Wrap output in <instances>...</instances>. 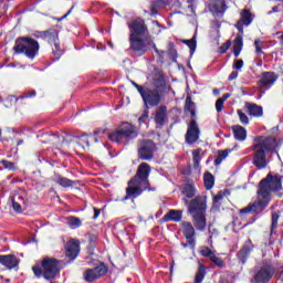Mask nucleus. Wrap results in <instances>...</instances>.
I'll return each instance as SVG.
<instances>
[{"mask_svg":"<svg viewBox=\"0 0 283 283\" xmlns=\"http://www.w3.org/2000/svg\"><path fill=\"white\" fill-rule=\"evenodd\" d=\"M282 179L283 177L277 174H268L266 177L259 182L256 200L241 209L240 213H263L264 209H266L271 202V193L282 191Z\"/></svg>","mask_w":283,"mask_h":283,"instance_id":"f257e3e1","label":"nucleus"},{"mask_svg":"<svg viewBox=\"0 0 283 283\" xmlns=\"http://www.w3.org/2000/svg\"><path fill=\"white\" fill-rule=\"evenodd\" d=\"M252 165L256 169H266L271 163V155L277 154V139L275 137L259 136L252 145Z\"/></svg>","mask_w":283,"mask_h":283,"instance_id":"f03ea898","label":"nucleus"},{"mask_svg":"<svg viewBox=\"0 0 283 283\" xmlns=\"http://www.w3.org/2000/svg\"><path fill=\"white\" fill-rule=\"evenodd\" d=\"M140 96L146 109L158 107V105L165 101V96H167V82L165 75L160 73L154 74L151 87L146 86Z\"/></svg>","mask_w":283,"mask_h":283,"instance_id":"7ed1b4c3","label":"nucleus"},{"mask_svg":"<svg viewBox=\"0 0 283 283\" xmlns=\"http://www.w3.org/2000/svg\"><path fill=\"white\" fill-rule=\"evenodd\" d=\"M151 174V166L147 163H142L133 179L128 181V187L126 188V196L124 200L135 199L138 196H143V191H151L149 188V175Z\"/></svg>","mask_w":283,"mask_h":283,"instance_id":"20e7f679","label":"nucleus"},{"mask_svg":"<svg viewBox=\"0 0 283 283\" xmlns=\"http://www.w3.org/2000/svg\"><path fill=\"white\" fill-rule=\"evenodd\" d=\"M35 277H44L49 282L56 280L61 273L60 261L54 258H45L41 265L36 264L32 268Z\"/></svg>","mask_w":283,"mask_h":283,"instance_id":"39448f33","label":"nucleus"},{"mask_svg":"<svg viewBox=\"0 0 283 283\" xmlns=\"http://www.w3.org/2000/svg\"><path fill=\"white\" fill-rule=\"evenodd\" d=\"M15 54H24L27 59L34 61L36 56H39V50H41V45L39 41L34 40L30 36H20L15 40V44L13 46Z\"/></svg>","mask_w":283,"mask_h":283,"instance_id":"423d86ee","label":"nucleus"},{"mask_svg":"<svg viewBox=\"0 0 283 283\" xmlns=\"http://www.w3.org/2000/svg\"><path fill=\"white\" fill-rule=\"evenodd\" d=\"M108 138L112 143L125 145L128 140L138 138V128L130 123H123L119 127L108 134Z\"/></svg>","mask_w":283,"mask_h":283,"instance_id":"0eeeda50","label":"nucleus"},{"mask_svg":"<svg viewBox=\"0 0 283 283\" xmlns=\"http://www.w3.org/2000/svg\"><path fill=\"white\" fill-rule=\"evenodd\" d=\"M130 50L136 52L138 56H143V54H147L151 48H154L157 54H160L158 48H156V43L151 39H142V38H129Z\"/></svg>","mask_w":283,"mask_h":283,"instance_id":"6e6552de","label":"nucleus"},{"mask_svg":"<svg viewBox=\"0 0 283 283\" xmlns=\"http://www.w3.org/2000/svg\"><path fill=\"white\" fill-rule=\"evenodd\" d=\"M156 153V144L151 139H142L138 142V159L139 160H154Z\"/></svg>","mask_w":283,"mask_h":283,"instance_id":"1a4fd4ad","label":"nucleus"},{"mask_svg":"<svg viewBox=\"0 0 283 283\" xmlns=\"http://www.w3.org/2000/svg\"><path fill=\"white\" fill-rule=\"evenodd\" d=\"M273 275H275V268L271 263H265L255 272L252 283H270Z\"/></svg>","mask_w":283,"mask_h":283,"instance_id":"9d476101","label":"nucleus"},{"mask_svg":"<svg viewBox=\"0 0 283 283\" xmlns=\"http://www.w3.org/2000/svg\"><path fill=\"white\" fill-rule=\"evenodd\" d=\"M107 274V266L105 264L101 263L99 265L87 269L83 273V279L85 282H96V280H99V277H103V275Z\"/></svg>","mask_w":283,"mask_h":283,"instance_id":"9b49d317","label":"nucleus"},{"mask_svg":"<svg viewBox=\"0 0 283 283\" xmlns=\"http://www.w3.org/2000/svg\"><path fill=\"white\" fill-rule=\"evenodd\" d=\"M129 39L145 36L147 33V25H145V20L137 18L128 23Z\"/></svg>","mask_w":283,"mask_h":283,"instance_id":"f8f14e48","label":"nucleus"},{"mask_svg":"<svg viewBox=\"0 0 283 283\" xmlns=\"http://www.w3.org/2000/svg\"><path fill=\"white\" fill-rule=\"evenodd\" d=\"M48 42L50 43L53 52V61H59L61 56H63V50H61V42L59 41V33L54 32H46L45 34Z\"/></svg>","mask_w":283,"mask_h":283,"instance_id":"ddd939ff","label":"nucleus"},{"mask_svg":"<svg viewBox=\"0 0 283 283\" xmlns=\"http://www.w3.org/2000/svg\"><path fill=\"white\" fill-rule=\"evenodd\" d=\"M188 205V211L190 214L206 213L207 212V197L197 196Z\"/></svg>","mask_w":283,"mask_h":283,"instance_id":"4468645a","label":"nucleus"},{"mask_svg":"<svg viewBox=\"0 0 283 283\" xmlns=\"http://www.w3.org/2000/svg\"><path fill=\"white\" fill-rule=\"evenodd\" d=\"M200 138V128L198 127V123H196V119H192L189 125L186 133V143L188 145H193L197 140Z\"/></svg>","mask_w":283,"mask_h":283,"instance_id":"2eb2a0df","label":"nucleus"},{"mask_svg":"<svg viewBox=\"0 0 283 283\" xmlns=\"http://www.w3.org/2000/svg\"><path fill=\"white\" fill-rule=\"evenodd\" d=\"M275 81H277V75L275 72H263L258 85L259 87H262V90H271V87L275 85Z\"/></svg>","mask_w":283,"mask_h":283,"instance_id":"dca6fc26","label":"nucleus"},{"mask_svg":"<svg viewBox=\"0 0 283 283\" xmlns=\"http://www.w3.org/2000/svg\"><path fill=\"white\" fill-rule=\"evenodd\" d=\"M181 231L189 244L193 249L196 247V229L191 224V222L184 221L181 223Z\"/></svg>","mask_w":283,"mask_h":283,"instance_id":"f3484780","label":"nucleus"},{"mask_svg":"<svg viewBox=\"0 0 283 283\" xmlns=\"http://www.w3.org/2000/svg\"><path fill=\"white\" fill-rule=\"evenodd\" d=\"M78 253H81V242L76 239H71L65 244V255L70 260H76L78 258Z\"/></svg>","mask_w":283,"mask_h":283,"instance_id":"a211bd4d","label":"nucleus"},{"mask_svg":"<svg viewBox=\"0 0 283 283\" xmlns=\"http://www.w3.org/2000/svg\"><path fill=\"white\" fill-rule=\"evenodd\" d=\"M254 245L251 239H248L241 250L237 253L238 260H240L241 264H247V260H249V256L251 255V252L253 251Z\"/></svg>","mask_w":283,"mask_h":283,"instance_id":"6ab92c4d","label":"nucleus"},{"mask_svg":"<svg viewBox=\"0 0 283 283\" xmlns=\"http://www.w3.org/2000/svg\"><path fill=\"white\" fill-rule=\"evenodd\" d=\"M244 112H247V114L253 118H260L264 116V109L262 106L251 102H245Z\"/></svg>","mask_w":283,"mask_h":283,"instance_id":"aec40b11","label":"nucleus"},{"mask_svg":"<svg viewBox=\"0 0 283 283\" xmlns=\"http://www.w3.org/2000/svg\"><path fill=\"white\" fill-rule=\"evenodd\" d=\"M252 22L253 15L245 9L241 12V19L237 22L235 28L241 34H244V25H251Z\"/></svg>","mask_w":283,"mask_h":283,"instance_id":"412c9836","label":"nucleus"},{"mask_svg":"<svg viewBox=\"0 0 283 283\" xmlns=\"http://www.w3.org/2000/svg\"><path fill=\"white\" fill-rule=\"evenodd\" d=\"M213 17H222L227 12V2L224 0H214L210 7Z\"/></svg>","mask_w":283,"mask_h":283,"instance_id":"4be33fe9","label":"nucleus"},{"mask_svg":"<svg viewBox=\"0 0 283 283\" xmlns=\"http://www.w3.org/2000/svg\"><path fill=\"white\" fill-rule=\"evenodd\" d=\"M0 264L7 269H15L19 266V258L14 254L0 255Z\"/></svg>","mask_w":283,"mask_h":283,"instance_id":"5701e85b","label":"nucleus"},{"mask_svg":"<svg viewBox=\"0 0 283 283\" xmlns=\"http://www.w3.org/2000/svg\"><path fill=\"white\" fill-rule=\"evenodd\" d=\"M155 123L159 127H165V124L167 123V106L161 105L156 109Z\"/></svg>","mask_w":283,"mask_h":283,"instance_id":"b1692460","label":"nucleus"},{"mask_svg":"<svg viewBox=\"0 0 283 283\" xmlns=\"http://www.w3.org/2000/svg\"><path fill=\"white\" fill-rule=\"evenodd\" d=\"M197 231H205L207 229V217L205 212L190 214Z\"/></svg>","mask_w":283,"mask_h":283,"instance_id":"393cba45","label":"nucleus"},{"mask_svg":"<svg viewBox=\"0 0 283 283\" xmlns=\"http://www.w3.org/2000/svg\"><path fill=\"white\" fill-rule=\"evenodd\" d=\"M181 193L185 196V205H189V200L187 199H191L196 196V186L193 184H186L181 186Z\"/></svg>","mask_w":283,"mask_h":283,"instance_id":"a878e982","label":"nucleus"},{"mask_svg":"<svg viewBox=\"0 0 283 283\" xmlns=\"http://www.w3.org/2000/svg\"><path fill=\"white\" fill-rule=\"evenodd\" d=\"M180 220H182L181 210H170L163 217L164 222H180Z\"/></svg>","mask_w":283,"mask_h":283,"instance_id":"bb28decb","label":"nucleus"},{"mask_svg":"<svg viewBox=\"0 0 283 283\" xmlns=\"http://www.w3.org/2000/svg\"><path fill=\"white\" fill-rule=\"evenodd\" d=\"M232 132L235 140H247V128L240 125L232 126Z\"/></svg>","mask_w":283,"mask_h":283,"instance_id":"cd10ccee","label":"nucleus"},{"mask_svg":"<svg viewBox=\"0 0 283 283\" xmlns=\"http://www.w3.org/2000/svg\"><path fill=\"white\" fill-rule=\"evenodd\" d=\"M242 48H244V41L242 39V35L239 34L235 36L234 42H233V54L235 59L240 56V52H242Z\"/></svg>","mask_w":283,"mask_h":283,"instance_id":"c85d7f7f","label":"nucleus"},{"mask_svg":"<svg viewBox=\"0 0 283 283\" xmlns=\"http://www.w3.org/2000/svg\"><path fill=\"white\" fill-rule=\"evenodd\" d=\"M53 182H56V185H60V187H64V188L73 187L74 186V181H72L69 178L61 177V175H56L53 178Z\"/></svg>","mask_w":283,"mask_h":283,"instance_id":"c756f323","label":"nucleus"},{"mask_svg":"<svg viewBox=\"0 0 283 283\" xmlns=\"http://www.w3.org/2000/svg\"><path fill=\"white\" fill-rule=\"evenodd\" d=\"M206 275H207V266H205V264H200L196 272L193 283H202L205 281Z\"/></svg>","mask_w":283,"mask_h":283,"instance_id":"7c9ffc66","label":"nucleus"},{"mask_svg":"<svg viewBox=\"0 0 283 283\" xmlns=\"http://www.w3.org/2000/svg\"><path fill=\"white\" fill-rule=\"evenodd\" d=\"M203 185L206 189H213V185H216V178L211 172H206L203 175Z\"/></svg>","mask_w":283,"mask_h":283,"instance_id":"2f4dec72","label":"nucleus"},{"mask_svg":"<svg viewBox=\"0 0 283 283\" xmlns=\"http://www.w3.org/2000/svg\"><path fill=\"white\" fill-rule=\"evenodd\" d=\"M185 45L189 46L190 49V56H193L196 53V48H198V42L196 41V34L190 40H182L181 41Z\"/></svg>","mask_w":283,"mask_h":283,"instance_id":"473e14b6","label":"nucleus"},{"mask_svg":"<svg viewBox=\"0 0 283 283\" xmlns=\"http://www.w3.org/2000/svg\"><path fill=\"white\" fill-rule=\"evenodd\" d=\"M231 98V94L230 93H226L222 95V97L218 98L216 102V111L218 112V114H220V112H222L223 107H224V102Z\"/></svg>","mask_w":283,"mask_h":283,"instance_id":"72a5a7b5","label":"nucleus"},{"mask_svg":"<svg viewBox=\"0 0 283 283\" xmlns=\"http://www.w3.org/2000/svg\"><path fill=\"white\" fill-rule=\"evenodd\" d=\"M200 154H202V149L198 148L192 150V163H193V168L198 169V167H200Z\"/></svg>","mask_w":283,"mask_h":283,"instance_id":"f704fd0d","label":"nucleus"},{"mask_svg":"<svg viewBox=\"0 0 283 283\" xmlns=\"http://www.w3.org/2000/svg\"><path fill=\"white\" fill-rule=\"evenodd\" d=\"M185 109H186V112H189L192 117L196 116V103H193V101H191L190 96H188L186 98Z\"/></svg>","mask_w":283,"mask_h":283,"instance_id":"c9c22d12","label":"nucleus"},{"mask_svg":"<svg viewBox=\"0 0 283 283\" xmlns=\"http://www.w3.org/2000/svg\"><path fill=\"white\" fill-rule=\"evenodd\" d=\"M231 150H219L218 156L214 159V165L218 167V165H222V160H226V158L229 156Z\"/></svg>","mask_w":283,"mask_h":283,"instance_id":"e433bc0d","label":"nucleus"},{"mask_svg":"<svg viewBox=\"0 0 283 283\" xmlns=\"http://www.w3.org/2000/svg\"><path fill=\"white\" fill-rule=\"evenodd\" d=\"M66 224L72 229H78L83 222L77 217H69L66 220Z\"/></svg>","mask_w":283,"mask_h":283,"instance_id":"4c0bfd02","label":"nucleus"},{"mask_svg":"<svg viewBox=\"0 0 283 283\" xmlns=\"http://www.w3.org/2000/svg\"><path fill=\"white\" fill-rule=\"evenodd\" d=\"M12 200L18 202V205H21L22 207L28 209V197L25 193L15 195Z\"/></svg>","mask_w":283,"mask_h":283,"instance_id":"58836bf2","label":"nucleus"},{"mask_svg":"<svg viewBox=\"0 0 283 283\" xmlns=\"http://www.w3.org/2000/svg\"><path fill=\"white\" fill-rule=\"evenodd\" d=\"M210 261L212 264L217 265L219 269H224V266H227L222 258L217 256L216 254H212V256L210 258Z\"/></svg>","mask_w":283,"mask_h":283,"instance_id":"ea45409f","label":"nucleus"},{"mask_svg":"<svg viewBox=\"0 0 283 283\" xmlns=\"http://www.w3.org/2000/svg\"><path fill=\"white\" fill-rule=\"evenodd\" d=\"M199 253L202 258H209V260H211L216 254L211 249H209V247H201Z\"/></svg>","mask_w":283,"mask_h":283,"instance_id":"a19ab883","label":"nucleus"},{"mask_svg":"<svg viewBox=\"0 0 283 283\" xmlns=\"http://www.w3.org/2000/svg\"><path fill=\"white\" fill-rule=\"evenodd\" d=\"M277 220H280V214L277 212H272V226L270 235H273V233H275V230L277 229Z\"/></svg>","mask_w":283,"mask_h":283,"instance_id":"79ce46f5","label":"nucleus"},{"mask_svg":"<svg viewBox=\"0 0 283 283\" xmlns=\"http://www.w3.org/2000/svg\"><path fill=\"white\" fill-rule=\"evenodd\" d=\"M237 114L242 125H249V116H247V113L242 112V109H238Z\"/></svg>","mask_w":283,"mask_h":283,"instance_id":"37998d69","label":"nucleus"},{"mask_svg":"<svg viewBox=\"0 0 283 283\" xmlns=\"http://www.w3.org/2000/svg\"><path fill=\"white\" fill-rule=\"evenodd\" d=\"M12 209L15 211V213H23L25 211V207L21 203L17 202L14 199H12Z\"/></svg>","mask_w":283,"mask_h":283,"instance_id":"c03bdc74","label":"nucleus"},{"mask_svg":"<svg viewBox=\"0 0 283 283\" xmlns=\"http://www.w3.org/2000/svg\"><path fill=\"white\" fill-rule=\"evenodd\" d=\"M0 165H3L4 169H9V171H14V169H17V167H14V163L6 159H2Z\"/></svg>","mask_w":283,"mask_h":283,"instance_id":"a18cd8bd","label":"nucleus"},{"mask_svg":"<svg viewBox=\"0 0 283 283\" xmlns=\"http://www.w3.org/2000/svg\"><path fill=\"white\" fill-rule=\"evenodd\" d=\"M149 120V111H145L144 114L138 118V123L139 125H147Z\"/></svg>","mask_w":283,"mask_h":283,"instance_id":"49530a36","label":"nucleus"},{"mask_svg":"<svg viewBox=\"0 0 283 283\" xmlns=\"http://www.w3.org/2000/svg\"><path fill=\"white\" fill-rule=\"evenodd\" d=\"M229 48H231V41H230V40H228L226 43H223V44L219 48L220 54H226V52H228Z\"/></svg>","mask_w":283,"mask_h":283,"instance_id":"de8ad7c7","label":"nucleus"},{"mask_svg":"<svg viewBox=\"0 0 283 283\" xmlns=\"http://www.w3.org/2000/svg\"><path fill=\"white\" fill-rule=\"evenodd\" d=\"M232 67H233V70H242V67H244V61L243 60H234Z\"/></svg>","mask_w":283,"mask_h":283,"instance_id":"09e8293b","label":"nucleus"},{"mask_svg":"<svg viewBox=\"0 0 283 283\" xmlns=\"http://www.w3.org/2000/svg\"><path fill=\"white\" fill-rule=\"evenodd\" d=\"M134 87H136L137 92L142 95L147 86L138 85L136 82H132Z\"/></svg>","mask_w":283,"mask_h":283,"instance_id":"8fccbe9b","label":"nucleus"},{"mask_svg":"<svg viewBox=\"0 0 283 283\" xmlns=\"http://www.w3.org/2000/svg\"><path fill=\"white\" fill-rule=\"evenodd\" d=\"M224 198V192H222V191H219L218 193H217V196L213 198V202L216 203V202H220V200H222Z\"/></svg>","mask_w":283,"mask_h":283,"instance_id":"3c124183","label":"nucleus"},{"mask_svg":"<svg viewBox=\"0 0 283 283\" xmlns=\"http://www.w3.org/2000/svg\"><path fill=\"white\" fill-rule=\"evenodd\" d=\"M211 27L214 29V30H220V28H222V23L218 20H213L211 22Z\"/></svg>","mask_w":283,"mask_h":283,"instance_id":"603ef678","label":"nucleus"},{"mask_svg":"<svg viewBox=\"0 0 283 283\" xmlns=\"http://www.w3.org/2000/svg\"><path fill=\"white\" fill-rule=\"evenodd\" d=\"M256 54H262V48L260 46V40L254 41Z\"/></svg>","mask_w":283,"mask_h":283,"instance_id":"864d4df0","label":"nucleus"},{"mask_svg":"<svg viewBox=\"0 0 283 283\" xmlns=\"http://www.w3.org/2000/svg\"><path fill=\"white\" fill-rule=\"evenodd\" d=\"M238 71H232L228 77L229 81H235V78H238Z\"/></svg>","mask_w":283,"mask_h":283,"instance_id":"5fc2aeb1","label":"nucleus"},{"mask_svg":"<svg viewBox=\"0 0 283 283\" xmlns=\"http://www.w3.org/2000/svg\"><path fill=\"white\" fill-rule=\"evenodd\" d=\"M98 216H101V209L98 208H94V216H93V220H96L98 218Z\"/></svg>","mask_w":283,"mask_h":283,"instance_id":"6e6d98bb","label":"nucleus"},{"mask_svg":"<svg viewBox=\"0 0 283 283\" xmlns=\"http://www.w3.org/2000/svg\"><path fill=\"white\" fill-rule=\"evenodd\" d=\"M72 10H74V6L60 19V21H63V19H67V17L72 14Z\"/></svg>","mask_w":283,"mask_h":283,"instance_id":"4d7b16f0","label":"nucleus"},{"mask_svg":"<svg viewBox=\"0 0 283 283\" xmlns=\"http://www.w3.org/2000/svg\"><path fill=\"white\" fill-rule=\"evenodd\" d=\"M32 96H36V91H32L31 94H24L23 98H32Z\"/></svg>","mask_w":283,"mask_h":283,"instance_id":"13d9d810","label":"nucleus"},{"mask_svg":"<svg viewBox=\"0 0 283 283\" xmlns=\"http://www.w3.org/2000/svg\"><path fill=\"white\" fill-rule=\"evenodd\" d=\"M98 134H105V129L103 128H97L94 130V136H98Z\"/></svg>","mask_w":283,"mask_h":283,"instance_id":"bf43d9fd","label":"nucleus"},{"mask_svg":"<svg viewBox=\"0 0 283 283\" xmlns=\"http://www.w3.org/2000/svg\"><path fill=\"white\" fill-rule=\"evenodd\" d=\"M273 12H280V7L275 6L272 8V11L269 12V14H273Z\"/></svg>","mask_w":283,"mask_h":283,"instance_id":"052dcab7","label":"nucleus"},{"mask_svg":"<svg viewBox=\"0 0 283 283\" xmlns=\"http://www.w3.org/2000/svg\"><path fill=\"white\" fill-rule=\"evenodd\" d=\"M213 94H214V96H218V94H220V90L214 88V90H213Z\"/></svg>","mask_w":283,"mask_h":283,"instance_id":"680f3d73","label":"nucleus"},{"mask_svg":"<svg viewBox=\"0 0 283 283\" xmlns=\"http://www.w3.org/2000/svg\"><path fill=\"white\" fill-rule=\"evenodd\" d=\"M151 14H157V11H156V9H151Z\"/></svg>","mask_w":283,"mask_h":283,"instance_id":"e2e57ef3","label":"nucleus"},{"mask_svg":"<svg viewBox=\"0 0 283 283\" xmlns=\"http://www.w3.org/2000/svg\"><path fill=\"white\" fill-rule=\"evenodd\" d=\"M94 142H95V143H98V138H97V137H94Z\"/></svg>","mask_w":283,"mask_h":283,"instance_id":"0e129e2a","label":"nucleus"},{"mask_svg":"<svg viewBox=\"0 0 283 283\" xmlns=\"http://www.w3.org/2000/svg\"><path fill=\"white\" fill-rule=\"evenodd\" d=\"M279 198H282V193H277Z\"/></svg>","mask_w":283,"mask_h":283,"instance_id":"69168bd1","label":"nucleus"},{"mask_svg":"<svg viewBox=\"0 0 283 283\" xmlns=\"http://www.w3.org/2000/svg\"><path fill=\"white\" fill-rule=\"evenodd\" d=\"M191 2H193V0H188V3H191Z\"/></svg>","mask_w":283,"mask_h":283,"instance_id":"338daca9","label":"nucleus"},{"mask_svg":"<svg viewBox=\"0 0 283 283\" xmlns=\"http://www.w3.org/2000/svg\"><path fill=\"white\" fill-rule=\"evenodd\" d=\"M281 275H283V271H282Z\"/></svg>","mask_w":283,"mask_h":283,"instance_id":"774afa93","label":"nucleus"}]
</instances>
